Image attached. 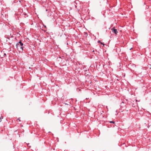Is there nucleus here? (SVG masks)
Here are the masks:
<instances>
[{
  "instance_id": "obj_1",
  "label": "nucleus",
  "mask_w": 151,
  "mask_h": 151,
  "mask_svg": "<svg viewBox=\"0 0 151 151\" xmlns=\"http://www.w3.org/2000/svg\"><path fill=\"white\" fill-rule=\"evenodd\" d=\"M23 44L22 42L20 40L18 43L16 44V47L17 49H20L22 51L23 50Z\"/></svg>"
},
{
  "instance_id": "obj_2",
  "label": "nucleus",
  "mask_w": 151,
  "mask_h": 151,
  "mask_svg": "<svg viewBox=\"0 0 151 151\" xmlns=\"http://www.w3.org/2000/svg\"><path fill=\"white\" fill-rule=\"evenodd\" d=\"M111 30L113 32H114V33L115 34H116L118 33V32L117 31V30L116 29H114V28H112L111 29Z\"/></svg>"
},
{
  "instance_id": "obj_3",
  "label": "nucleus",
  "mask_w": 151,
  "mask_h": 151,
  "mask_svg": "<svg viewBox=\"0 0 151 151\" xmlns=\"http://www.w3.org/2000/svg\"><path fill=\"white\" fill-rule=\"evenodd\" d=\"M3 119V116H1L0 118V122H1L2 121V119Z\"/></svg>"
},
{
  "instance_id": "obj_4",
  "label": "nucleus",
  "mask_w": 151,
  "mask_h": 151,
  "mask_svg": "<svg viewBox=\"0 0 151 151\" xmlns=\"http://www.w3.org/2000/svg\"><path fill=\"white\" fill-rule=\"evenodd\" d=\"M110 123H114V121H111L109 122Z\"/></svg>"
},
{
  "instance_id": "obj_5",
  "label": "nucleus",
  "mask_w": 151,
  "mask_h": 151,
  "mask_svg": "<svg viewBox=\"0 0 151 151\" xmlns=\"http://www.w3.org/2000/svg\"><path fill=\"white\" fill-rule=\"evenodd\" d=\"M6 53H4V56H6Z\"/></svg>"
},
{
  "instance_id": "obj_6",
  "label": "nucleus",
  "mask_w": 151,
  "mask_h": 151,
  "mask_svg": "<svg viewBox=\"0 0 151 151\" xmlns=\"http://www.w3.org/2000/svg\"><path fill=\"white\" fill-rule=\"evenodd\" d=\"M101 44H102V45H104V44H103V43H102V42H101Z\"/></svg>"
},
{
  "instance_id": "obj_7",
  "label": "nucleus",
  "mask_w": 151,
  "mask_h": 151,
  "mask_svg": "<svg viewBox=\"0 0 151 151\" xmlns=\"http://www.w3.org/2000/svg\"><path fill=\"white\" fill-rule=\"evenodd\" d=\"M100 42V41H98V42Z\"/></svg>"
},
{
  "instance_id": "obj_8",
  "label": "nucleus",
  "mask_w": 151,
  "mask_h": 151,
  "mask_svg": "<svg viewBox=\"0 0 151 151\" xmlns=\"http://www.w3.org/2000/svg\"><path fill=\"white\" fill-rule=\"evenodd\" d=\"M18 120H19V121H20V120L19 119H18Z\"/></svg>"
}]
</instances>
